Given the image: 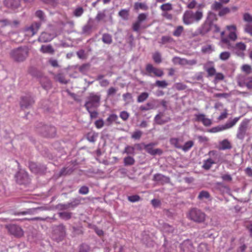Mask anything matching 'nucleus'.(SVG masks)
<instances>
[{"label":"nucleus","mask_w":252,"mask_h":252,"mask_svg":"<svg viewBox=\"0 0 252 252\" xmlns=\"http://www.w3.org/2000/svg\"><path fill=\"white\" fill-rule=\"evenodd\" d=\"M203 17V11L201 9L196 11L186 10L182 17L183 23L186 25H189L194 22L199 21Z\"/></svg>","instance_id":"nucleus-1"},{"label":"nucleus","mask_w":252,"mask_h":252,"mask_svg":"<svg viewBox=\"0 0 252 252\" xmlns=\"http://www.w3.org/2000/svg\"><path fill=\"white\" fill-rule=\"evenodd\" d=\"M29 50L27 46L20 47L11 51V57L17 62H23L28 57Z\"/></svg>","instance_id":"nucleus-2"},{"label":"nucleus","mask_w":252,"mask_h":252,"mask_svg":"<svg viewBox=\"0 0 252 252\" xmlns=\"http://www.w3.org/2000/svg\"><path fill=\"white\" fill-rule=\"evenodd\" d=\"M188 218L194 222L201 223L205 221L206 215L199 209L192 208L189 212Z\"/></svg>","instance_id":"nucleus-3"},{"label":"nucleus","mask_w":252,"mask_h":252,"mask_svg":"<svg viewBox=\"0 0 252 252\" xmlns=\"http://www.w3.org/2000/svg\"><path fill=\"white\" fill-rule=\"evenodd\" d=\"M237 83L241 87H246L248 89H252V76L240 75L237 78Z\"/></svg>","instance_id":"nucleus-4"},{"label":"nucleus","mask_w":252,"mask_h":252,"mask_svg":"<svg viewBox=\"0 0 252 252\" xmlns=\"http://www.w3.org/2000/svg\"><path fill=\"white\" fill-rule=\"evenodd\" d=\"M8 232L16 237H21L24 235V231L19 225L10 224L5 226Z\"/></svg>","instance_id":"nucleus-5"},{"label":"nucleus","mask_w":252,"mask_h":252,"mask_svg":"<svg viewBox=\"0 0 252 252\" xmlns=\"http://www.w3.org/2000/svg\"><path fill=\"white\" fill-rule=\"evenodd\" d=\"M100 100V95L94 93H91L88 97V100L85 104V107L86 109L89 111V109L94 106L95 104L99 103Z\"/></svg>","instance_id":"nucleus-6"},{"label":"nucleus","mask_w":252,"mask_h":252,"mask_svg":"<svg viewBox=\"0 0 252 252\" xmlns=\"http://www.w3.org/2000/svg\"><path fill=\"white\" fill-rule=\"evenodd\" d=\"M234 53L241 58L245 56V51L246 50L247 45L242 42H237L232 47Z\"/></svg>","instance_id":"nucleus-7"},{"label":"nucleus","mask_w":252,"mask_h":252,"mask_svg":"<svg viewBox=\"0 0 252 252\" xmlns=\"http://www.w3.org/2000/svg\"><path fill=\"white\" fill-rule=\"evenodd\" d=\"M146 71L148 73L149 75L151 76L152 74H153L155 76L161 77L164 74V72L161 69L155 67L150 63L146 65Z\"/></svg>","instance_id":"nucleus-8"},{"label":"nucleus","mask_w":252,"mask_h":252,"mask_svg":"<svg viewBox=\"0 0 252 252\" xmlns=\"http://www.w3.org/2000/svg\"><path fill=\"white\" fill-rule=\"evenodd\" d=\"M39 131L44 136L51 137L54 136L56 133V128L52 126H43Z\"/></svg>","instance_id":"nucleus-9"},{"label":"nucleus","mask_w":252,"mask_h":252,"mask_svg":"<svg viewBox=\"0 0 252 252\" xmlns=\"http://www.w3.org/2000/svg\"><path fill=\"white\" fill-rule=\"evenodd\" d=\"M40 26V23L35 22L32 23L30 27H26L25 31L27 35L30 36L34 35L38 31Z\"/></svg>","instance_id":"nucleus-10"},{"label":"nucleus","mask_w":252,"mask_h":252,"mask_svg":"<svg viewBox=\"0 0 252 252\" xmlns=\"http://www.w3.org/2000/svg\"><path fill=\"white\" fill-rule=\"evenodd\" d=\"M247 126L248 124L246 122L243 121L241 123L238 128L237 134V137L238 139L240 140L244 139L246 135Z\"/></svg>","instance_id":"nucleus-11"},{"label":"nucleus","mask_w":252,"mask_h":252,"mask_svg":"<svg viewBox=\"0 0 252 252\" xmlns=\"http://www.w3.org/2000/svg\"><path fill=\"white\" fill-rule=\"evenodd\" d=\"M17 182L20 184H24L28 183L29 176L27 172L21 171L18 172L16 175Z\"/></svg>","instance_id":"nucleus-12"},{"label":"nucleus","mask_w":252,"mask_h":252,"mask_svg":"<svg viewBox=\"0 0 252 252\" xmlns=\"http://www.w3.org/2000/svg\"><path fill=\"white\" fill-rule=\"evenodd\" d=\"M34 101L30 95H27L24 97H22L20 101L21 107L22 109L27 108L29 106L33 104Z\"/></svg>","instance_id":"nucleus-13"},{"label":"nucleus","mask_w":252,"mask_h":252,"mask_svg":"<svg viewBox=\"0 0 252 252\" xmlns=\"http://www.w3.org/2000/svg\"><path fill=\"white\" fill-rule=\"evenodd\" d=\"M195 121L202 122L203 125L206 126H209L212 124L211 120L206 118L203 114H195Z\"/></svg>","instance_id":"nucleus-14"},{"label":"nucleus","mask_w":252,"mask_h":252,"mask_svg":"<svg viewBox=\"0 0 252 252\" xmlns=\"http://www.w3.org/2000/svg\"><path fill=\"white\" fill-rule=\"evenodd\" d=\"M155 144L153 143H151L148 144L144 145V149L147 153L151 155H156L157 154L160 155L162 153V151L160 149L153 148V146Z\"/></svg>","instance_id":"nucleus-15"},{"label":"nucleus","mask_w":252,"mask_h":252,"mask_svg":"<svg viewBox=\"0 0 252 252\" xmlns=\"http://www.w3.org/2000/svg\"><path fill=\"white\" fill-rule=\"evenodd\" d=\"M226 29L229 31L228 35V38L233 41H235L237 39L236 26L234 25H229L226 26Z\"/></svg>","instance_id":"nucleus-16"},{"label":"nucleus","mask_w":252,"mask_h":252,"mask_svg":"<svg viewBox=\"0 0 252 252\" xmlns=\"http://www.w3.org/2000/svg\"><path fill=\"white\" fill-rule=\"evenodd\" d=\"M163 115V113L160 112L155 116V121L157 124L160 125H163L170 121L171 119L170 117H167L165 120L162 119V118Z\"/></svg>","instance_id":"nucleus-17"},{"label":"nucleus","mask_w":252,"mask_h":252,"mask_svg":"<svg viewBox=\"0 0 252 252\" xmlns=\"http://www.w3.org/2000/svg\"><path fill=\"white\" fill-rule=\"evenodd\" d=\"M154 180L163 184L169 181V178L160 174H156L154 176Z\"/></svg>","instance_id":"nucleus-18"},{"label":"nucleus","mask_w":252,"mask_h":252,"mask_svg":"<svg viewBox=\"0 0 252 252\" xmlns=\"http://www.w3.org/2000/svg\"><path fill=\"white\" fill-rule=\"evenodd\" d=\"M6 5L12 9H16L20 5V0H5Z\"/></svg>","instance_id":"nucleus-19"},{"label":"nucleus","mask_w":252,"mask_h":252,"mask_svg":"<svg viewBox=\"0 0 252 252\" xmlns=\"http://www.w3.org/2000/svg\"><path fill=\"white\" fill-rule=\"evenodd\" d=\"M231 148V144L227 139H224L220 142L219 149L220 150L230 149Z\"/></svg>","instance_id":"nucleus-20"},{"label":"nucleus","mask_w":252,"mask_h":252,"mask_svg":"<svg viewBox=\"0 0 252 252\" xmlns=\"http://www.w3.org/2000/svg\"><path fill=\"white\" fill-rule=\"evenodd\" d=\"M40 51L44 54H53L55 50L51 45H43L40 47Z\"/></svg>","instance_id":"nucleus-21"},{"label":"nucleus","mask_w":252,"mask_h":252,"mask_svg":"<svg viewBox=\"0 0 252 252\" xmlns=\"http://www.w3.org/2000/svg\"><path fill=\"white\" fill-rule=\"evenodd\" d=\"M52 39L51 35L47 32H42L38 37V41L41 42H47Z\"/></svg>","instance_id":"nucleus-22"},{"label":"nucleus","mask_w":252,"mask_h":252,"mask_svg":"<svg viewBox=\"0 0 252 252\" xmlns=\"http://www.w3.org/2000/svg\"><path fill=\"white\" fill-rule=\"evenodd\" d=\"M241 70H242V71H243V72H245L246 74L245 75L249 76V75H248L252 72V68L250 65L248 64H245L242 66ZM240 75H244V74H240L237 77V78H238V77ZM250 77H252V76H250ZM237 79V78H236V80Z\"/></svg>","instance_id":"nucleus-23"},{"label":"nucleus","mask_w":252,"mask_h":252,"mask_svg":"<svg viewBox=\"0 0 252 252\" xmlns=\"http://www.w3.org/2000/svg\"><path fill=\"white\" fill-rule=\"evenodd\" d=\"M239 120V117H236L232 121L227 122L225 125H222L223 130H225L233 127Z\"/></svg>","instance_id":"nucleus-24"},{"label":"nucleus","mask_w":252,"mask_h":252,"mask_svg":"<svg viewBox=\"0 0 252 252\" xmlns=\"http://www.w3.org/2000/svg\"><path fill=\"white\" fill-rule=\"evenodd\" d=\"M162 12H168L173 10L172 4L170 2H166L161 4L159 7Z\"/></svg>","instance_id":"nucleus-25"},{"label":"nucleus","mask_w":252,"mask_h":252,"mask_svg":"<svg viewBox=\"0 0 252 252\" xmlns=\"http://www.w3.org/2000/svg\"><path fill=\"white\" fill-rule=\"evenodd\" d=\"M134 9L135 10H138L140 9L144 10H147L148 9V6L146 3L137 2L134 4Z\"/></svg>","instance_id":"nucleus-26"},{"label":"nucleus","mask_w":252,"mask_h":252,"mask_svg":"<svg viewBox=\"0 0 252 252\" xmlns=\"http://www.w3.org/2000/svg\"><path fill=\"white\" fill-rule=\"evenodd\" d=\"M194 145L193 141L189 140L186 142L183 146H181V149L184 152H187L189 150L191 147Z\"/></svg>","instance_id":"nucleus-27"},{"label":"nucleus","mask_w":252,"mask_h":252,"mask_svg":"<svg viewBox=\"0 0 252 252\" xmlns=\"http://www.w3.org/2000/svg\"><path fill=\"white\" fill-rule=\"evenodd\" d=\"M215 163V162L211 158H208L207 160L204 161L202 167L204 169L207 170L210 169L212 167V165Z\"/></svg>","instance_id":"nucleus-28"},{"label":"nucleus","mask_w":252,"mask_h":252,"mask_svg":"<svg viewBox=\"0 0 252 252\" xmlns=\"http://www.w3.org/2000/svg\"><path fill=\"white\" fill-rule=\"evenodd\" d=\"M184 31V28L182 26H177L173 32V35L176 37H179Z\"/></svg>","instance_id":"nucleus-29"},{"label":"nucleus","mask_w":252,"mask_h":252,"mask_svg":"<svg viewBox=\"0 0 252 252\" xmlns=\"http://www.w3.org/2000/svg\"><path fill=\"white\" fill-rule=\"evenodd\" d=\"M124 163L125 166L132 165L135 163V159L132 157L127 156L124 158Z\"/></svg>","instance_id":"nucleus-30"},{"label":"nucleus","mask_w":252,"mask_h":252,"mask_svg":"<svg viewBox=\"0 0 252 252\" xmlns=\"http://www.w3.org/2000/svg\"><path fill=\"white\" fill-rule=\"evenodd\" d=\"M102 41L104 43L110 44L112 42V36L108 33H104L102 35Z\"/></svg>","instance_id":"nucleus-31"},{"label":"nucleus","mask_w":252,"mask_h":252,"mask_svg":"<svg viewBox=\"0 0 252 252\" xmlns=\"http://www.w3.org/2000/svg\"><path fill=\"white\" fill-rule=\"evenodd\" d=\"M118 119V116L116 114H112L109 115V116L106 119V122L107 125H111L113 122H116Z\"/></svg>","instance_id":"nucleus-32"},{"label":"nucleus","mask_w":252,"mask_h":252,"mask_svg":"<svg viewBox=\"0 0 252 252\" xmlns=\"http://www.w3.org/2000/svg\"><path fill=\"white\" fill-rule=\"evenodd\" d=\"M214 51L211 45H207L203 46L201 48V52L203 54H210Z\"/></svg>","instance_id":"nucleus-33"},{"label":"nucleus","mask_w":252,"mask_h":252,"mask_svg":"<svg viewBox=\"0 0 252 252\" xmlns=\"http://www.w3.org/2000/svg\"><path fill=\"white\" fill-rule=\"evenodd\" d=\"M186 59L185 58H181L179 57H175L172 59V62L174 64L178 63L182 65H186Z\"/></svg>","instance_id":"nucleus-34"},{"label":"nucleus","mask_w":252,"mask_h":252,"mask_svg":"<svg viewBox=\"0 0 252 252\" xmlns=\"http://www.w3.org/2000/svg\"><path fill=\"white\" fill-rule=\"evenodd\" d=\"M231 56V54L229 52L224 51L220 53L219 55V58L221 61H226L228 60Z\"/></svg>","instance_id":"nucleus-35"},{"label":"nucleus","mask_w":252,"mask_h":252,"mask_svg":"<svg viewBox=\"0 0 252 252\" xmlns=\"http://www.w3.org/2000/svg\"><path fill=\"white\" fill-rule=\"evenodd\" d=\"M170 143L175 148L181 149L182 145L179 143V139L178 138H171L170 139Z\"/></svg>","instance_id":"nucleus-36"},{"label":"nucleus","mask_w":252,"mask_h":252,"mask_svg":"<svg viewBox=\"0 0 252 252\" xmlns=\"http://www.w3.org/2000/svg\"><path fill=\"white\" fill-rule=\"evenodd\" d=\"M55 79L62 84H67V81L65 79L64 76L62 73H59L55 76Z\"/></svg>","instance_id":"nucleus-37"},{"label":"nucleus","mask_w":252,"mask_h":252,"mask_svg":"<svg viewBox=\"0 0 252 252\" xmlns=\"http://www.w3.org/2000/svg\"><path fill=\"white\" fill-rule=\"evenodd\" d=\"M174 41V39L170 36L166 35L162 36L160 43L164 44L167 43H171Z\"/></svg>","instance_id":"nucleus-38"},{"label":"nucleus","mask_w":252,"mask_h":252,"mask_svg":"<svg viewBox=\"0 0 252 252\" xmlns=\"http://www.w3.org/2000/svg\"><path fill=\"white\" fill-rule=\"evenodd\" d=\"M183 252H192V245L188 242H184L183 244Z\"/></svg>","instance_id":"nucleus-39"},{"label":"nucleus","mask_w":252,"mask_h":252,"mask_svg":"<svg viewBox=\"0 0 252 252\" xmlns=\"http://www.w3.org/2000/svg\"><path fill=\"white\" fill-rule=\"evenodd\" d=\"M129 10L126 9L121 10L119 12V15L125 20H127L128 16Z\"/></svg>","instance_id":"nucleus-40"},{"label":"nucleus","mask_w":252,"mask_h":252,"mask_svg":"<svg viewBox=\"0 0 252 252\" xmlns=\"http://www.w3.org/2000/svg\"><path fill=\"white\" fill-rule=\"evenodd\" d=\"M198 252H209L208 245L205 243H201L198 247Z\"/></svg>","instance_id":"nucleus-41"},{"label":"nucleus","mask_w":252,"mask_h":252,"mask_svg":"<svg viewBox=\"0 0 252 252\" xmlns=\"http://www.w3.org/2000/svg\"><path fill=\"white\" fill-rule=\"evenodd\" d=\"M149 96L148 93L146 92H144L141 93L137 98V101L138 102H142L146 100Z\"/></svg>","instance_id":"nucleus-42"},{"label":"nucleus","mask_w":252,"mask_h":252,"mask_svg":"<svg viewBox=\"0 0 252 252\" xmlns=\"http://www.w3.org/2000/svg\"><path fill=\"white\" fill-rule=\"evenodd\" d=\"M93 28L92 25L90 23V20L88 23L84 26L83 28V32L85 33H89L91 32Z\"/></svg>","instance_id":"nucleus-43"},{"label":"nucleus","mask_w":252,"mask_h":252,"mask_svg":"<svg viewBox=\"0 0 252 252\" xmlns=\"http://www.w3.org/2000/svg\"><path fill=\"white\" fill-rule=\"evenodd\" d=\"M124 153L128 155H134L135 154V148L133 146H127L125 147Z\"/></svg>","instance_id":"nucleus-44"},{"label":"nucleus","mask_w":252,"mask_h":252,"mask_svg":"<svg viewBox=\"0 0 252 252\" xmlns=\"http://www.w3.org/2000/svg\"><path fill=\"white\" fill-rule=\"evenodd\" d=\"M84 12V9L81 7L76 8L73 11V15L76 17H80Z\"/></svg>","instance_id":"nucleus-45"},{"label":"nucleus","mask_w":252,"mask_h":252,"mask_svg":"<svg viewBox=\"0 0 252 252\" xmlns=\"http://www.w3.org/2000/svg\"><path fill=\"white\" fill-rule=\"evenodd\" d=\"M230 9L228 7H223L222 8H221V9L220 10L218 15L220 16H223L226 14H229L230 12Z\"/></svg>","instance_id":"nucleus-46"},{"label":"nucleus","mask_w":252,"mask_h":252,"mask_svg":"<svg viewBox=\"0 0 252 252\" xmlns=\"http://www.w3.org/2000/svg\"><path fill=\"white\" fill-rule=\"evenodd\" d=\"M96 136V134L94 132H91L87 134V138L90 142H94L95 141Z\"/></svg>","instance_id":"nucleus-47"},{"label":"nucleus","mask_w":252,"mask_h":252,"mask_svg":"<svg viewBox=\"0 0 252 252\" xmlns=\"http://www.w3.org/2000/svg\"><path fill=\"white\" fill-rule=\"evenodd\" d=\"M123 98L126 104H128L132 98V94L129 93H126L123 94Z\"/></svg>","instance_id":"nucleus-48"},{"label":"nucleus","mask_w":252,"mask_h":252,"mask_svg":"<svg viewBox=\"0 0 252 252\" xmlns=\"http://www.w3.org/2000/svg\"><path fill=\"white\" fill-rule=\"evenodd\" d=\"M118 91V89L113 87H111L107 91V96H111L114 95Z\"/></svg>","instance_id":"nucleus-49"},{"label":"nucleus","mask_w":252,"mask_h":252,"mask_svg":"<svg viewBox=\"0 0 252 252\" xmlns=\"http://www.w3.org/2000/svg\"><path fill=\"white\" fill-rule=\"evenodd\" d=\"M168 85V83L165 80H157L156 82V85L160 88H165Z\"/></svg>","instance_id":"nucleus-50"},{"label":"nucleus","mask_w":252,"mask_h":252,"mask_svg":"<svg viewBox=\"0 0 252 252\" xmlns=\"http://www.w3.org/2000/svg\"><path fill=\"white\" fill-rule=\"evenodd\" d=\"M59 215L61 218L66 220L70 219L71 217V213L66 212H60Z\"/></svg>","instance_id":"nucleus-51"},{"label":"nucleus","mask_w":252,"mask_h":252,"mask_svg":"<svg viewBox=\"0 0 252 252\" xmlns=\"http://www.w3.org/2000/svg\"><path fill=\"white\" fill-rule=\"evenodd\" d=\"M106 17V14L105 13V11H99L97 13L95 19L97 21H100L103 20Z\"/></svg>","instance_id":"nucleus-52"},{"label":"nucleus","mask_w":252,"mask_h":252,"mask_svg":"<svg viewBox=\"0 0 252 252\" xmlns=\"http://www.w3.org/2000/svg\"><path fill=\"white\" fill-rule=\"evenodd\" d=\"M153 59L156 63H159L161 62V55L158 52H156L153 54Z\"/></svg>","instance_id":"nucleus-53"},{"label":"nucleus","mask_w":252,"mask_h":252,"mask_svg":"<svg viewBox=\"0 0 252 252\" xmlns=\"http://www.w3.org/2000/svg\"><path fill=\"white\" fill-rule=\"evenodd\" d=\"M29 167L30 170L33 173H37L39 171V169L38 168L37 165L35 163H31L29 165Z\"/></svg>","instance_id":"nucleus-54"},{"label":"nucleus","mask_w":252,"mask_h":252,"mask_svg":"<svg viewBox=\"0 0 252 252\" xmlns=\"http://www.w3.org/2000/svg\"><path fill=\"white\" fill-rule=\"evenodd\" d=\"M175 89L178 91H182L186 89L187 86L182 83H177L174 85Z\"/></svg>","instance_id":"nucleus-55"},{"label":"nucleus","mask_w":252,"mask_h":252,"mask_svg":"<svg viewBox=\"0 0 252 252\" xmlns=\"http://www.w3.org/2000/svg\"><path fill=\"white\" fill-rule=\"evenodd\" d=\"M142 135V132L140 130H136L133 132L131 138L134 139H139Z\"/></svg>","instance_id":"nucleus-56"},{"label":"nucleus","mask_w":252,"mask_h":252,"mask_svg":"<svg viewBox=\"0 0 252 252\" xmlns=\"http://www.w3.org/2000/svg\"><path fill=\"white\" fill-rule=\"evenodd\" d=\"M222 6V3L220 2H215L212 5V8L214 10L217 11L221 9Z\"/></svg>","instance_id":"nucleus-57"},{"label":"nucleus","mask_w":252,"mask_h":252,"mask_svg":"<svg viewBox=\"0 0 252 252\" xmlns=\"http://www.w3.org/2000/svg\"><path fill=\"white\" fill-rule=\"evenodd\" d=\"M147 17V15L146 13H140L138 15L137 17V21L141 23L142 22L146 20Z\"/></svg>","instance_id":"nucleus-58"},{"label":"nucleus","mask_w":252,"mask_h":252,"mask_svg":"<svg viewBox=\"0 0 252 252\" xmlns=\"http://www.w3.org/2000/svg\"><path fill=\"white\" fill-rule=\"evenodd\" d=\"M129 117V114L126 111H122L120 114V117L124 121H126Z\"/></svg>","instance_id":"nucleus-59"},{"label":"nucleus","mask_w":252,"mask_h":252,"mask_svg":"<svg viewBox=\"0 0 252 252\" xmlns=\"http://www.w3.org/2000/svg\"><path fill=\"white\" fill-rule=\"evenodd\" d=\"M206 71L209 76H213L216 73V70L214 67L207 68Z\"/></svg>","instance_id":"nucleus-60"},{"label":"nucleus","mask_w":252,"mask_h":252,"mask_svg":"<svg viewBox=\"0 0 252 252\" xmlns=\"http://www.w3.org/2000/svg\"><path fill=\"white\" fill-rule=\"evenodd\" d=\"M210 197V194L208 192L206 191H202L200 192L198 195V198L200 199L204 198H208Z\"/></svg>","instance_id":"nucleus-61"},{"label":"nucleus","mask_w":252,"mask_h":252,"mask_svg":"<svg viewBox=\"0 0 252 252\" xmlns=\"http://www.w3.org/2000/svg\"><path fill=\"white\" fill-rule=\"evenodd\" d=\"M104 123L102 119H99L94 123L95 127L98 129L102 128L104 126Z\"/></svg>","instance_id":"nucleus-62"},{"label":"nucleus","mask_w":252,"mask_h":252,"mask_svg":"<svg viewBox=\"0 0 252 252\" xmlns=\"http://www.w3.org/2000/svg\"><path fill=\"white\" fill-rule=\"evenodd\" d=\"M243 20L247 22H252V15L248 13H245L243 15Z\"/></svg>","instance_id":"nucleus-63"},{"label":"nucleus","mask_w":252,"mask_h":252,"mask_svg":"<svg viewBox=\"0 0 252 252\" xmlns=\"http://www.w3.org/2000/svg\"><path fill=\"white\" fill-rule=\"evenodd\" d=\"M245 32L252 36V25H246L245 27Z\"/></svg>","instance_id":"nucleus-64"}]
</instances>
